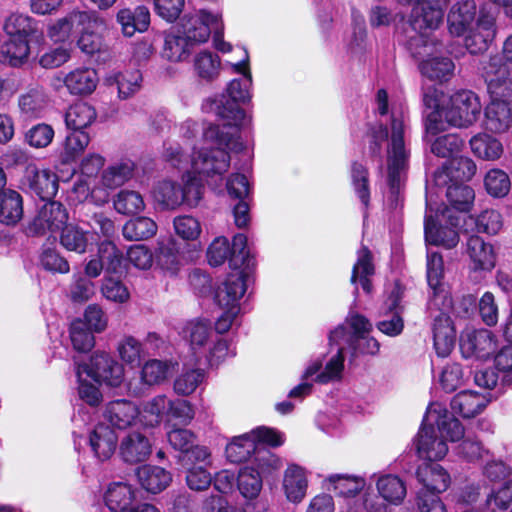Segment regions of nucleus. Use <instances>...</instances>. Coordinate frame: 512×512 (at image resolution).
Instances as JSON below:
<instances>
[{
    "label": "nucleus",
    "instance_id": "nucleus-6",
    "mask_svg": "<svg viewBox=\"0 0 512 512\" xmlns=\"http://www.w3.org/2000/svg\"><path fill=\"white\" fill-rule=\"evenodd\" d=\"M204 141L215 145V147H203L193 152L191 157V169L194 174L204 177L207 181L213 178H221L230 166V155L228 151L240 152L244 149L241 141L239 149H232L220 139H207L203 134Z\"/></svg>",
    "mask_w": 512,
    "mask_h": 512
},
{
    "label": "nucleus",
    "instance_id": "nucleus-40",
    "mask_svg": "<svg viewBox=\"0 0 512 512\" xmlns=\"http://www.w3.org/2000/svg\"><path fill=\"white\" fill-rule=\"evenodd\" d=\"M136 475L141 486L153 494L163 491L172 481L171 473L159 466L144 465L137 468Z\"/></svg>",
    "mask_w": 512,
    "mask_h": 512
},
{
    "label": "nucleus",
    "instance_id": "nucleus-30",
    "mask_svg": "<svg viewBox=\"0 0 512 512\" xmlns=\"http://www.w3.org/2000/svg\"><path fill=\"white\" fill-rule=\"evenodd\" d=\"M140 414L133 402L125 399L111 401L106 405L104 418L114 427L125 429L132 425Z\"/></svg>",
    "mask_w": 512,
    "mask_h": 512
},
{
    "label": "nucleus",
    "instance_id": "nucleus-49",
    "mask_svg": "<svg viewBox=\"0 0 512 512\" xmlns=\"http://www.w3.org/2000/svg\"><path fill=\"white\" fill-rule=\"evenodd\" d=\"M29 54L30 46L27 40L10 38L0 48V62L19 67L28 60Z\"/></svg>",
    "mask_w": 512,
    "mask_h": 512
},
{
    "label": "nucleus",
    "instance_id": "nucleus-28",
    "mask_svg": "<svg viewBox=\"0 0 512 512\" xmlns=\"http://www.w3.org/2000/svg\"><path fill=\"white\" fill-rule=\"evenodd\" d=\"M352 332H348L344 325H339L329 334L330 345L347 344L359 339L363 335H367L372 330V324L369 320L354 312H350L346 319Z\"/></svg>",
    "mask_w": 512,
    "mask_h": 512
},
{
    "label": "nucleus",
    "instance_id": "nucleus-22",
    "mask_svg": "<svg viewBox=\"0 0 512 512\" xmlns=\"http://www.w3.org/2000/svg\"><path fill=\"white\" fill-rule=\"evenodd\" d=\"M92 23L86 10H72L66 16L49 25L47 36L55 43H66L77 34L80 26Z\"/></svg>",
    "mask_w": 512,
    "mask_h": 512
},
{
    "label": "nucleus",
    "instance_id": "nucleus-42",
    "mask_svg": "<svg viewBox=\"0 0 512 512\" xmlns=\"http://www.w3.org/2000/svg\"><path fill=\"white\" fill-rule=\"evenodd\" d=\"M503 226L501 214L494 209L484 210L477 218L468 216L464 219L461 229L465 232H484L497 234Z\"/></svg>",
    "mask_w": 512,
    "mask_h": 512
},
{
    "label": "nucleus",
    "instance_id": "nucleus-54",
    "mask_svg": "<svg viewBox=\"0 0 512 512\" xmlns=\"http://www.w3.org/2000/svg\"><path fill=\"white\" fill-rule=\"evenodd\" d=\"M142 75L138 70L125 71L109 76L107 83L115 86L120 99H127L140 89Z\"/></svg>",
    "mask_w": 512,
    "mask_h": 512
},
{
    "label": "nucleus",
    "instance_id": "nucleus-37",
    "mask_svg": "<svg viewBox=\"0 0 512 512\" xmlns=\"http://www.w3.org/2000/svg\"><path fill=\"white\" fill-rule=\"evenodd\" d=\"M307 487L306 471L298 465H289L283 477V489L287 499L293 503L301 502L306 495Z\"/></svg>",
    "mask_w": 512,
    "mask_h": 512
},
{
    "label": "nucleus",
    "instance_id": "nucleus-62",
    "mask_svg": "<svg viewBox=\"0 0 512 512\" xmlns=\"http://www.w3.org/2000/svg\"><path fill=\"white\" fill-rule=\"evenodd\" d=\"M431 152L442 158H455L461 152L464 142L457 134H446L430 141Z\"/></svg>",
    "mask_w": 512,
    "mask_h": 512
},
{
    "label": "nucleus",
    "instance_id": "nucleus-8",
    "mask_svg": "<svg viewBox=\"0 0 512 512\" xmlns=\"http://www.w3.org/2000/svg\"><path fill=\"white\" fill-rule=\"evenodd\" d=\"M440 216L446 219L451 226H458L459 222L457 218L451 215V210L448 207H444L442 210L434 207L431 197L426 194V215L424 220V233L425 240L428 244L441 245L445 248H453L459 242V236L454 228L438 227L436 220L434 219Z\"/></svg>",
    "mask_w": 512,
    "mask_h": 512
},
{
    "label": "nucleus",
    "instance_id": "nucleus-57",
    "mask_svg": "<svg viewBox=\"0 0 512 512\" xmlns=\"http://www.w3.org/2000/svg\"><path fill=\"white\" fill-rule=\"evenodd\" d=\"M105 159L99 154H89L85 158H83L81 162V175L86 177L87 180H80L75 185V190L79 192L83 197H87L90 193L92 197L94 196V191H90V184L88 182L89 179L95 177L100 169L104 166Z\"/></svg>",
    "mask_w": 512,
    "mask_h": 512
},
{
    "label": "nucleus",
    "instance_id": "nucleus-45",
    "mask_svg": "<svg viewBox=\"0 0 512 512\" xmlns=\"http://www.w3.org/2000/svg\"><path fill=\"white\" fill-rule=\"evenodd\" d=\"M97 118L95 108L87 102H76L71 105L65 113V124L67 129L84 131L92 125Z\"/></svg>",
    "mask_w": 512,
    "mask_h": 512
},
{
    "label": "nucleus",
    "instance_id": "nucleus-52",
    "mask_svg": "<svg viewBox=\"0 0 512 512\" xmlns=\"http://www.w3.org/2000/svg\"><path fill=\"white\" fill-rule=\"evenodd\" d=\"M60 244L67 251L84 254L89 245V232L75 224H65L61 229Z\"/></svg>",
    "mask_w": 512,
    "mask_h": 512
},
{
    "label": "nucleus",
    "instance_id": "nucleus-53",
    "mask_svg": "<svg viewBox=\"0 0 512 512\" xmlns=\"http://www.w3.org/2000/svg\"><path fill=\"white\" fill-rule=\"evenodd\" d=\"M157 232V224L149 217H136L127 221L122 229L125 239L141 241L153 237Z\"/></svg>",
    "mask_w": 512,
    "mask_h": 512
},
{
    "label": "nucleus",
    "instance_id": "nucleus-47",
    "mask_svg": "<svg viewBox=\"0 0 512 512\" xmlns=\"http://www.w3.org/2000/svg\"><path fill=\"white\" fill-rule=\"evenodd\" d=\"M182 334L189 341L194 353H197L205 349L212 338L213 331L208 320L195 319L183 327Z\"/></svg>",
    "mask_w": 512,
    "mask_h": 512
},
{
    "label": "nucleus",
    "instance_id": "nucleus-19",
    "mask_svg": "<svg viewBox=\"0 0 512 512\" xmlns=\"http://www.w3.org/2000/svg\"><path fill=\"white\" fill-rule=\"evenodd\" d=\"M426 424H434L442 437L455 442L464 437V428L460 421L449 414L439 403H433L424 415Z\"/></svg>",
    "mask_w": 512,
    "mask_h": 512
},
{
    "label": "nucleus",
    "instance_id": "nucleus-3",
    "mask_svg": "<svg viewBox=\"0 0 512 512\" xmlns=\"http://www.w3.org/2000/svg\"><path fill=\"white\" fill-rule=\"evenodd\" d=\"M406 117L402 109L393 108L388 146V185L393 196L400 192L407 169L409 150L406 148Z\"/></svg>",
    "mask_w": 512,
    "mask_h": 512
},
{
    "label": "nucleus",
    "instance_id": "nucleus-63",
    "mask_svg": "<svg viewBox=\"0 0 512 512\" xmlns=\"http://www.w3.org/2000/svg\"><path fill=\"white\" fill-rule=\"evenodd\" d=\"M170 372L171 365L168 361L151 359L141 369V380L149 386L159 385L168 378Z\"/></svg>",
    "mask_w": 512,
    "mask_h": 512
},
{
    "label": "nucleus",
    "instance_id": "nucleus-33",
    "mask_svg": "<svg viewBox=\"0 0 512 512\" xmlns=\"http://www.w3.org/2000/svg\"><path fill=\"white\" fill-rule=\"evenodd\" d=\"M3 29L10 38L25 39L28 42L32 39H38L42 35L37 21L22 13H13L8 16Z\"/></svg>",
    "mask_w": 512,
    "mask_h": 512
},
{
    "label": "nucleus",
    "instance_id": "nucleus-20",
    "mask_svg": "<svg viewBox=\"0 0 512 512\" xmlns=\"http://www.w3.org/2000/svg\"><path fill=\"white\" fill-rule=\"evenodd\" d=\"M438 433L434 424H426L423 420L416 439V449L419 457L436 461L447 454V443L442 437L438 436Z\"/></svg>",
    "mask_w": 512,
    "mask_h": 512
},
{
    "label": "nucleus",
    "instance_id": "nucleus-9",
    "mask_svg": "<svg viewBox=\"0 0 512 512\" xmlns=\"http://www.w3.org/2000/svg\"><path fill=\"white\" fill-rule=\"evenodd\" d=\"M483 75L487 83L491 102H512V72L502 63L499 56H490L483 63Z\"/></svg>",
    "mask_w": 512,
    "mask_h": 512
},
{
    "label": "nucleus",
    "instance_id": "nucleus-60",
    "mask_svg": "<svg viewBox=\"0 0 512 512\" xmlns=\"http://www.w3.org/2000/svg\"><path fill=\"white\" fill-rule=\"evenodd\" d=\"M121 360L131 368L140 366L146 353L143 344L133 336H125L117 346Z\"/></svg>",
    "mask_w": 512,
    "mask_h": 512
},
{
    "label": "nucleus",
    "instance_id": "nucleus-25",
    "mask_svg": "<svg viewBox=\"0 0 512 512\" xmlns=\"http://www.w3.org/2000/svg\"><path fill=\"white\" fill-rule=\"evenodd\" d=\"M91 22L80 26L77 31L78 40L77 45L79 49L86 54H94L99 52L103 46V40L100 32L105 28L106 24L103 18H101L97 12L86 10Z\"/></svg>",
    "mask_w": 512,
    "mask_h": 512
},
{
    "label": "nucleus",
    "instance_id": "nucleus-32",
    "mask_svg": "<svg viewBox=\"0 0 512 512\" xmlns=\"http://www.w3.org/2000/svg\"><path fill=\"white\" fill-rule=\"evenodd\" d=\"M117 442L115 431L105 424L95 426L89 436L90 447L95 457L101 461L108 460L114 454Z\"/></svg>",
    "mask_w": 512,
    "mask_h": 512
},
{
    "label": "nucleus",
    "instance_id": "nucleus-43",
    "mask_svg": "<svg viewBox=\"0 0 512 512\" xmlns=\"http://www.w3.org/2000/svg\"><path fill=\"white\" fill-rule=\"evenodd\" d=\"M23 217V198L19 192L6 189L0 192V222L15 225Z\"/></svg>",
    "mask_w": 512,
    "mask_h": 512
},
{
    "label": "nucleus",
    "instance_id": "nucleus-15",
    "mask_svg": "<svg viewBox=\"0 0 512 512\" xmlns=\"http://www.w3.org/2000/svg\"><path fill=\"white\" fill-rule=\"evenodd\" d=\"M476 172V165L468 157H455L441 169L434 172L433 183L437 188H445L449 183H464Z\"/></svg>",
    "mask_w": 512,
    "mask_h": 512
},
{
    "label": "nucleus",
    "instance_id": "nucleus-44",
    "mask_svg": "<svg viewBox=\"0 0 512 512\" xmlns=\"http://www.w3.org/2000/svg\"><path fill=\"white\" fill-rule=\"evenodd\" d=\"M194 45L178 30L170 31L165 35L163 57L170 62H183L187 60Z\"/></svg>",
    "mask_w": 512,
    "mask_h": 512
},
{
    "label": "nucleus",
    "instance_id": "nucleus-4",
    "mask_svg": "<svg viewBox=\"0 0 512 512\" xmlns=\"http://www.w3.org/2000/svg\"><path fill=\"white\" fill-rule=\"evenodd\" d=\"M449 0L443 3L427 2L422 8H413L410 16V24L419 35L410 42V50L413 56L429 55V51L441 46V42L429 35L440 27L443 22L444 9Z\"/></svg>",
    "mask_w": 512,
    "mask_h": 512
},
{
    "label": "nucleus",
    "instance_id": "nucleus-21",
    "mask_svg": "<svg viewBox=\"0 0 512 512\" xmlns=\"http://www.w3.org/2000/svg\"><path fill=\"white\" fill-rule=\"evenodd\" d=\"M327 483L329 489L333 490L338 496L347 498V512L350 507H357L361 505L366 496H372L373 494L366 493L363 496L362 501L354 500V497L364 489L366 486V480L361 476L349 475V474H332L327 477Z\"/></svg>",
    "mask_w": 512,
    "mask_h": 512
},
{
    "label": "nucleus",
    "instance_id": "nucleus-11",
    "mask_svg": "<svg viewBox=\"0 0 512 512\" xmlns=\"http://www.w3.org/2000/svg\"><path fill=\"white\" fill-rule=\"evenodd\" d=\"M177 30L194 46L205 43L211 32L218 30V15H212L206 10L185 14Z\"/></svg>",
    "mask_w": 512,
    "mask_h": 512
},
{
    "label": "nucleus",
    "instance_id": "nucleus-5",
    "mask_svg": "<svg viewBox=\"0 0 512 512\" xmlns=\"http://www.w3.org/2000/svg\"><path fill=\"white\" fill-rule=\"evenodd\" d=\"M246 288V275L236 272L228 275L216 289L214 299L222 310V314L215 323L217 333L227 332L234 323L240 313V299L246 292Z\"/></svg>",
    "mask_w": 512,
    "mask_h": 512
},
{
    "label": "nucleus",
    "instance_id": "nucleus-2",
    "mask_svg": "<svg viewBox=\"0 0 512 512\" xmlns=\"http://www.w3.org/2000/svg\"><path fill=\"white\" fill-rule=\"evenodd\" d=\"M479 97L470 90L454 93L448 103L440 110L428 114L425 122L427 135H436L445 129L444 122L449 126L467 128L475 123L481 113Z\"/></svg>",
    "mask_w": 512,
    "mask_h": 512
},
{
    "label": "nucleus",
    "instance_id": "nucleus-27",
    "mask_svg": "<svg viewBox=\"0 0 512 512\" xmlns=\"http://www.w3.org/2000/svg\"><path fill=\"white\" fill-rule=\"evenodd\" d=\"M416 476L423 485L420 491L435 493L436 495L444 492L450 485V475L437 463H424L417 469Z\"/></svg>",
    "mask_w": 512,
    "mask_h": 512
},
{
    "label": "nucleus",
    "instance_id": "nucleus-51",
    "mask_svg": "<svg viewBox=\"0 0 512 512\" xmlns=\"http://www.w3.org/2000/svg\"><path fill=\"white\" fill-rule=\"evenodd\" d=\"M134 169L135 164L132 160H120L103 171L101 182L104 187L115 189L122 186L133 176Z\"/></svg>",
    "mask_w": 512,
    "mask_h": 512
},
{
    "label": "nucleus",
    "instance_id": "nucleus-14",
    "mask_svg": "<svg viewBox=\"0 0 512 512\" xmlns=\"http://www.w3.org/2000/svg\"><path fill=\"white\" fill-rule=\"evenodd\" d=\"M464 35L465 47L471 54L486 51L496 36V18L490 12L481 10L475 25Z\"/></svg>",
    "mask_w": 512,
    "mask_h": 512
},
{
    "label": "nucleus",
    "instance_id": "nucleus-26",
    "mask_svg": "<svg viewBox=\"0 0 512 512\" xmlns=\"http://www.w3.org/2000/svg\"><path fill=\"white\" fill-rule=\"evenodd\" d=\"M152 446L150 440L139 431L126 434L119 446L121 458L130 464H136L145 461L151 454Z\"/></svg>",
    "mask_w": 512,
    "mask_h": 512
},
{
    "label": "nucleus",
    "instance_id": "nucleus-35",
    "mask_svg": "<svg viewBox=\"0 0 512 512\" xmlns=\"http://www.w3.org/2000/svg\"><path fill=\"white\" fill-rule=\"evenodd\" d=\"M376 488L379 495H376L384 505L389 506L385 501L392 505H399L404 500L407 490L402 479L396 475H381L376 481Z\"/></svg>",
    "mask_w": 512,
    "mask_h": 512
},
{
    "label": "nucleus",
    "instance_id": "nucleus-61",
    "mask_svg": "<svg viewBox=\"0 0 512 512\" xmlns=\"http://www.w3.org/2000/svg\"><path fill=\"white\" fill-rule=\"evenodd\" d=\"M98 256L105 267L106 275H115L122 271L123 253L110 240H104L98 245Z\"/></svg>",
    "mask_w": 512,
    "mask_h": 512
},
{
    "label": "nucleus",
    "instance_id": "nucleus-41",
    "mask_svg": "<svg viewBox=\"0 0 512 512\" xmlns=\"http://www.w3.org/2000/svg\"><path fill=\"white\" fill-rule=\"evenodd\" d=\"M488 401L486 396L482 394L473 391H462L451 400V409L464 418H470L480 413L486 407Z\"/></svg>",
    "mask_w": 512,
    "mask_h": 512
},
{
    "label": "nucleus",
    "instance_id": "nucleus-10",
    "mask_svg": "<svg viewBox=\"0 0 512 512\" xmlns=\"http://www.w3.org/2000/svg\"><path fill=\"white\" fill-rule=\"evenodd\" d=\"M76 367H81L87 378L97 383H105L117 387L124 377L123 366L112 358L108 353H95L90 363L80 364L75 362Z\"/></svg>",
    "mask_w": 512,
    "mask_h": 512
},
{
    "label": "nucleus",
    "instance_id": "nucleus-31",
    "mask_svg": "<svg viewBox=\"0 0 512 512\" xmlns=\"http://www.w3.org/2000/svg\"><path fill=\"white\" fill-rule=\"evenodd\" d=\"M116 18L126 37H132L136 32H145L150 25V12L145 6H137L133 9L122 8L118 11Z\"/></svg>",
    "mask_w": 512,
    "mask_h": 512
},
{
    "label": "nucleus",
    "instance_id": "nucleus-59",
    "mask_svg": "<svg viewBox=\"0 0 512 512\" xmlns=\"http://www.w3.org/2000/svg\"><path fill=\"white\" fill-rule=\"evenodd\" d=\"M220 58L217 54L203 50L194 57V69L196 74L205 81H213L220 72Z\"/></svg>",
    "mask_w": 512,
    "mask_h": 512
},
{
    "label": "nucleus",
    "instance_id": "nucleus-16",
    "mask_svg": "<svg viewBox=\"0 0 512 512\" xmlns=\"http://www.w3.org/2000/svg\"><path fill=\"white\" fill-rule=\"evenodd\" d=\"M478 6L475 0H458L447 13V27L452 36H463L477 21Z\"/></svg>",
    "mask_w": 512,
    "mask_h": 512
},
{
    "label": "nucleus",
    "instance_id": "nucleus-38",
    "mask_svg": "<svg viewBox=\"0 0 512 512\" xmlns=\"http://www.w3.org/2000/svg\"><path fill=\"white\" fill-rule=\"evenodd\" d=\"M485 128L492 133H504L512 126V107L506 102H491L485 109Z\"/></svg>",
    "mask_w": 512,
    "mask_h": 512
},
{
    "label": "nucleus",
    "instance_id": "nucleus-23",
    "mask_svg": "<svg viewBox=\"0 0 512 512\" xmlns=\"http://www.w3.org/2000/svg\"><path fill=\"white\" fill-rule=\"evenodd\" d=\"M25 179L31 192L43 201L51 200L57 193V175L48 169L30 165L26 169Z\"/></svg>",
    "mask_w": 512,
    "mask_h": 512
},
{
    "label": "nucleus",
    "instance_id": "nucleus-7",
    "mask_svg": "<svg viewBox=\"0 0 512 512\" xmlns=\"http://www.w3.org/2000/svg\"><path fill=\"white\" fill-rule=\"evenodd\" d=\"M284 442L283 435L274 429L258 427L250 433L236 436L226 446V456L232 463H240L250 458L257 444L264 443L276 447Z\"/></svg>",
    "mask_w": 512,
    "mask_h": 512
},
{
    "label": "nucleus",
    "instance_id": "nucleus-1",
    "mask_svg": "<svg viewBox=\"0 0 512 512\" xmlns=\"http://www.w3.org/2000/svg\"><path fill=\"white\" fill-rule=\"evenodd\" d=\"M245 59L233 64L234 71L242 74L241 78L233 79L227 86L226 94H222L214 101L217 115L224 121L223 124H209L204 129L207 139H218L232 149L241 147L240 126L245 121V112L239 107V103L250 101V87L252 76L248 68V54L244 51Z\"/></svg>",
    "mask_w": 512,
    "mask_h": 512
},
{
    "label": "nucleus",
    "instance_id": "nucleus-17",
    "mask_svg": "<svg viewBox=\"0 0 512 512\" xmlns=\"http://www.w3.org/2000/svg\"><path fill=\"white\" fill-rule=\"evenodd\" d=\"M460 351L465 358H486L495 352L492 333L486 329L463 331L460 335Z\"/></svg>",
    "mask_w": 512,
    "mask_h": 512
},
{
    "label": "nucleus",
    "instance_id": "nucleus-50",
    "mask_svg": "<svg viewBox=\"0 0 512 512\" xmlns=\"http://www.w3.org/2000/svg\"><path fill=\"white\" fill-rule=\"evenodd\" d=\"M171 399L166 395H157L142 405L140 418L144 425L149 427L157 426L161 423L165 415H169V405Z\"/></svg>",
    "mask_w": 512,
    "mask_h": 512
},
{
    "label": "nucleus",
    "instance_id": "nucleus-46",
    "mask_svg": "<svg viewBox=\"0 0 512 512\" xmlns=\"http://www.w3.org/2000/svg\"><path fill=\"white\" fill-rule=\"evenodd\" d=\"M263 465L259 463L258 468L245 466L240 469L237 477V486L241 495L249 500L259 496L262 487Z\"/></svg>",
    "mask_w": 512,
    "mask_h": 512
},
{
    "label": "nucleus",
    "instance_id": "nucleus-64",
    "mask_svg": "<svg viewBox=\"0 0 512 512\" xmlns=\"http://www.w3.org/2000/svg\"><path fill=\"white\" fill-rule=\"evenodd\" d=\"M115 210L120 214H136L145 208L142 195L133 190H121L113 200Z\"/></svg>",
    "mask_w": 512,
    "mask_h": 512
},
{
    "label": "nucleus",
    "instance_id": "nucleus-24",
    "mask_svg": "<svg viewBox=\"0 0 512 512\" xmlns=\"http://www.w3.org/2000/svg\"><path fill=\"white\" fill-rule=\"evenodd\" d=\"M442 48L441 43V46L429 51V55L414 56L421 59L419 69L423 76L431 80L446 81L453 75L455 68L453 61L449 57L436 55Z\"/></svg>",
    "mask_w": 512,
    "mask_h": 512
},
{
    "label": "nucleus",
    "instance_id": "nucleus-29",
    "mask_svg": "<svg viewBox=\"0 0 512 512\" xmlns=\"http://www.w3.org/2000/svg\"><path fill=\"white\" fill-rule=\"evenodd\" d=\"M59 81L71 95H89L96 89L99 79L94 69L80 67L68 72Z\"/></svg>",
    "mask_w": 512,
    "mask_h": 512
},
{
    "label": "nucleus",
    "instance_id": "nucleus-48",
    "mask_svg": "<svg viewBox=\"0 0 512 512\" xmlns=\"http://www.w3.org/2000/svg\"><path fill=\"white\" fill-rule=\"evenodd\" d=\"M444 192L450 206L459 212H468L474 202V190L465 183H449L445 188H438Z\"/></svg>",
    "mask_w": 512,
    "mask_h": 512
},
{
    "label": "nucleus",
    "instance_id": "nucleus-36",
    "mask_svg": "<svg viewBox=\"0 0 512 512\" xmlns=\"http://www.w3.org/2000/svg\"><path fill=\"white\" fill-rule=\"evenodd\" d=\"M90 143V135L85 131L70 130L62 141L58 157L62 164L77 161Z\"/></svg>",
    "mask_w": 512,
    "mask_h": 512
},
{
    "label": "nucleus",
    "instance_id": "nucleus-56",
    "mask_svg": "<svg viewBox=\"0 0 512 512\" xmlns=\"http://www.w3.org/2000/svg\"><path fill=\"white\" fill-rule=\"evenodd\" d=\"M472 152L484 160H496L503 153L501 142L488 134H478L471 138Z\"/></svg>",
    "mask_w": 512,
    "mask_h": 512
},
{
    "label": "nucleus",
    "instance_id": "nucleus-39",
    "mask_svg": "<svg viewBox=\"0 0 512 512\" xmlns=\"http://www.w3.org/2000/svg\"><path fill=\"white\" fill-rule=\"evenodd\" d=\"M467 254L474 270H491L495 266V254L491 244L477 236L471 235L467 240Z\"/></svg>",
    "mask_w": 512,
    "mask_h": 512
},
{
    "label": "nucleus",
    "instance_id": "nucleus-12",
    "mask_svg": "<svg viewBox=\"0 0 512 512\" xmlns=\"http://www.w3.org/2000/svg\"><path fill=\"white\" fill-rule=\"evenodd\" d=\"M427 282L432 290L429 307H441L446 310L452 307V297L443 283L444 263L442 256L437 252H427Z\"/></svg>",
    "mask_w": 512,
    "mask_h": 512
},
{
    "label": "nucleus",
    "instance_id": "nucleus-13",
    "mask_svg": "<svg viewBox=\"0 0 512 512\" xmlns=\"http://www.w3.org/2000/svg\"><path fill=\"white\" fill-rule=\"evenodd\" d=\"M452 309L453 306L446 310L437 306H428L430 316L433 318L434 348L440 357H447L454 348L456 333L449 316Z\"/></svg>",
    "mask_w": 512,
    "mask_h": 512
},
{
    "label": "nucleus",
    "instance_id": "nucleus-58",
    "mask_svg": "<svg viewBox=\"0 0 512 512\" xmlns=\"http://www.w3.org/2000/svg\"><path fill=\"white\" fill-rule=\"evenodd\" d=\"M153 193L155 200L166 209H175L183 204L181 186L173 181L164 180L159 182Z\"/></svg>",
    "mask_w": 512,
    "mask_h": 512
},
{
    "label": "nucleus",
    "instance_id": "nucleus-18",
    "mask_svg": "<svg viewBox=\"0 0 512 512\" xmlns=\"http://www.w3.org/2000/svg\"><path fill=\"white\" fill-rule=\"evenodd\" d=\"M68 220V213L60 202L49 201L39 210L29 226L30 232L43 234L46 231L61 230Z\"/></svg>",
    "mask_w": 512,
    "mask_h": 512
},
{
    "label": "nucleus",
    "instance_id": "nucleus-55",
    "mask_svg": "<svg viewBox=\"0 0 512 512\" xmlns=\"http://www.w3.org/2000/svg\"><path fill=\"white\" fill-rule=\"evenodd\" d=\"M374 274L372 264V255L367 247H362L357 254V261L353 266L351 282L353 284L359 280L363 290L366 293L371 291V282L369 277Z\"/></svg>",
    "mask_w": 512,
    "mask_h": 512
},
{
    "label": "nucleus",
    "instance_id": "nucleus-34",
    "mask_svg": "<svg viewBox=\"0 0 512 512\" xmlns=\"http://www.w3.org/2000/svg\"><path fill=\"white\" fill-rule=\"evenodd\" d=\"M136 490L126 482L111 483L104 495L109 512H127L135 501Z\"/></svg>",
    "mask_w": 512,
    "mask_h": 512
}]
</instances>
